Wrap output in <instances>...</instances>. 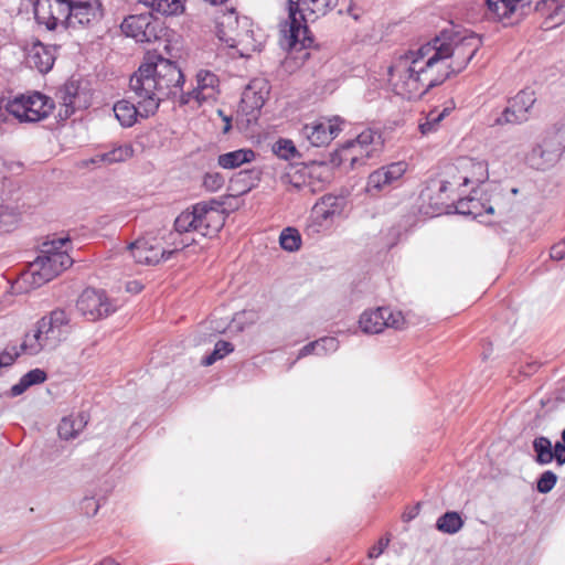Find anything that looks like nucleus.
<instances>
[{"label": "nucleus", "mask_w": 565, "mask_h": 565, "mask_svg": "<svg viewBox=\"0 0 565 565\" xmlns=\"http://www.w3.org/2000/svg\"><path fill=\"white\" fill-rule=\"evenodd\" d=\"M184 75L175 62L151 55L130 76L129 88L134 99L143 102V115L151 116L166 99L179 98L183 92Z\"/></svg>", "instance_id": "nucleus-1"}, {"label": "nucleus", "mask_w": 565, "mask_h": 565, "mask_svg": "<svg viewBox=\"0 0 565 565\" xmlns=\"http://www.w3.org/2000/svg\"><path fill=\"white\" fill-rule=\"evenodd\" d=\"M482 45L481 38L476 33H461L443 31L438 36L422 45V54H428L429 60L424 65L429 73L436 65L443 62L448 63L450 71L430 79V84L444 83L452 75L462 72Z\"/></svg>", "instance_id": "nucleus-2"}, {"label": "nucleus", "mask_w": 565, "mask_h": 565, "mask_svg": "<svg viewBox=\"0 0 565 565\" xmlns=\"http://www.w3.org/2000/svg\"><path fill=\"white\" fill-rule=\"evenodd\" d=\"M39 24L54 31L79 29L97 24L104 18L100 0H36L33 7Z\"/></svg>", "instance_id": "nucleus-3"}, {"label": "nucleus", "mask_w": 565, "mask_h": 565, "mask_svg": "<svg viewBox=\"0 0 565 565\" xmlns=\"http://www.w3.org/2000/svg\"><path fill=\"white\" fill-rule=\"evenodd\" d=\"M422 45L413 51L409 50L403 55L396 57L387 70L388 81L401 94L411 98H417L425 95L430 88L443 83L430 84L429 81L439 77V75L450 71L448 63L443 62L436 65L429 73H424L427 68L424 66L429 60L428 54H422Z\"/></svg>", "instance_id": "nucleus-4"}, {"label": "nucleus", "mask_w": 565, "mask_h": 565, "mask_svg": "<svg viewBox=\"0 0 565 565\" xmlns=\"http://www.w3.org/2000/svg\"><path fill=\"white\" fill-rule=\"evenodd\" d=\"M71 331V315L65 309L56 308L44 315L34 328L24 334L20 349L31 356L51 352L66 340Z\"/></svg>", "instance_id": "nucleus-5"}, {"label": "nucleus", "mask_w": 565, "mask_h": 565, "mask_svg": "<svg viewBox=\"0 0 565 565\" xmlns=\"http://www.w3.org/2000/svg\"><path fill=\"white\" fill-rule=\"evenodd\" d=\"M337 2L338 0H288V29L282 30L288 47L295 51L311 47L315 39L307 26L308 17L326 15Z\"/></svg>", "instance_id": "nucleus-6"}, {"label": "nucleus", "mask_w": 565, "mask_h": 565, "mask_svg": "<svg viewBox=\"0 0 565 565\" xmlns=\"http://www.w3.org/2000/svg\"><path fill=\"white\" fill-rule=\"evenodd\" d=\"M222 202L212 199L192 205L191 210L181 212L174 221V230L179 234L198 232L203 236L217 233L223 224Z\"/></svg>", "instance_id": "nucleus-7"}, {"label": "nucleus", "mask_w": 565, "mask_h": 565, "mask_svg": "<svg viewBox=\"0 0 565 565\" xmlns=\"http://www.w3.org/2000/svg\"><path fill=\"white\" fill-rule=\"evenodd\" d=\"M67 241V238H57L51 242H45L43 244L41 255H39L36 259L30 264L29 268L30 275L32 277L31 284L33 286L40 287L51 281L63 270L72 266L73 259L66 252L53 250L55 244L64 246Z\"/></svg>", "instance_id": "nucleus-8"}, {"label": "nucleus", "mask_w": 565, "mask_h": 565, "mask_svg": "<svg viewBox=\"0 0 565 565\" xmlns=\"http://www.w3.org/2000/svg\"><path fill=\"white\" fill-rule=\"evenodd\" d=\"M53 108V100L39 92L31 95H19L8 102L9 111L20 122L40 121L46 118Z\"/></svg>", "instance_id": "nucleus-9"}, {"label": "nucleus", "mask_w": 565, "mask_h": 565, "mask_svg": "<svg viewBox=\"0 0 565 565\" xmlns=\"http://www.w3.org/2000/svg\"><path fill=\"white\" fill-rule=\"evenodd\" d=\"M565 150V130L547 131L542 141L534 146L526 156L527 163L537 170L555 164Z\"/></svg>", "instance_id": "nucleus-10"}, {"label": "nucleus", "mask_w": 565, "mask_h": 565, "mask_svg": "<svg viewBox=\"0 0 565 565\" xmlns=\"http://www.w3.org/2000/svg\"><path fill=\"white\" fill-rule=\"evenodd\" d=\"M407 171L405 161H396L385 164L372 171L366 180L365 193L371 198H379L391 191Z\"/></svg>", "instance_id": "nucleus-11"}, {"label": "nucleus", "mask_w": 565, "mask_h": 565, "mask_svg": "<svg viewBox=\"0 0 565 565\" xmlns=\"http://www.w3.org/2000/svg\"><path fill=\"white\" fill-rule=\"evenodd\" d=\"M120 28L127 36L140 43L159 40L163 32L161 23L150 12L125 18Z\"/></svg>", "instance_id": "nucleus-12"}, {"label": "nucleus", "mask_w": 565, "mask_h": 565, "mask_svg": "<svg viewBox=\"0 0 565 565\" xmlns=\"http://www.w3.org/2000/svg\"><path fill=\"white\" fill-rule=\"evenodd\" d=\"M405 323L401 311H393L390 307H379L365 310L359 320L361 330L364 333L376 334L385 328L402 329Z\"/></svg>", "instance_id": "nucleus-13"}, {"label": "nucleus", "mask_w": 565, "mask_h": 565, "mask_svg": "<svg viewBox=\"0 0 565 565\" xmlns=\"http://www.w3.org/2000/svg\"><path fill=\"white\" fill-rule=\"evenodd\" d=\"M78 312L89 321L108 317L115 311L104 290L86 288L76 301Z\"/></svg>", "instance_id": "nucleus-14"}, {"label": "nucleus", "mask_w": 565, "mask_h": 565, "mask_svg": "<svg viewBox=\"0 0 565 565\" xmlns=\"http://www.w3.org/2000/svg\"><path fill=\"white\" fill-rule=\"evenodd\" d=\"M131 256L138 264L153 266L159 264L161 260L169 259L177 249L167 250L161 247L157 238L154 237H141L130 243L127 246Z\"/></svg>", "instance_id": "nucleus-15"}, {"label": "nucleus", "mask_w": 565, "mask_h": 565, "mask_svg": "<svg viewBox=\"0 0 565 565\" xmlns=\"http://www.w3.org/2000/svg\"><path fill=\"white\" fill-rule=\"evenodd\" d=\"M536 102L533 90L523 89L509 100V105L495 118L497 125L522 124L529 119V111Z\"/></svg>", "instance_id": "nucleus-16"}, {"label": "nucleus", "mask_w": 565, "mask_h": 565, "mask_svg": "<svg viewBox=\"0 0 565 565\" xmlns=\"http://www.w3.org/2000/svg\"><path fill=\"white\" fill-rule=\"evenodd\" d=\"M218 77L207 70H200L196 74V86L185 94L180 95V105H186L192 99L199 104L214 98L217 93Z\"/></svg>", "instance_id": "nucleus-17"}, {"label": "nucleus", "mask_w": 565, "mask_h": 565, "mask_svg": "<svg viewBox=\"0 0 565 565\" xmlns=\"http://www.w3.org/2000/svg\"><path fill=\"white\" fill-rule=\"evenodd\" d=\"M55 62V47L35 42L30 47L26 55V63L31 68H36L45 74L52 70Z\"/></svg>", "instance_id": "nucleus-18"}, {"label": "nucleus", "mask_w": 565, "mask_h": 565, "mask_svg": "<svg viewBox=\"0 0 565 565\" xmlns=\"http://www.w3.org/2000/svg\"><path fill=\"white\" fill-rule=\"evenodd\" d=\"M138 104L136 106L134 103L122 99L118 100L114 105V114L118 119L122 127H131L136 124L137 118H148L149 116L143 115L145 105L142 100L135 99Z\"/></svg>", "instance_id": "nucleus-19"}, {"label": "nucleus", "mask_w": 565, "mask_h": 565, "mask_svg": "<svg viewBox=\"0 0 565 565\" xmlns=\"http://www.w3.org/2000/svg\"><path fill=\"white\" fill-rule=\"evenodd\" d=\"M535 10L546 14L545 25L547 29L565 22V0H541L536 3Z\"/></svg>", "instance_id": "nucleus-20"}, {"label": "nucleus", "mask_w": 565, "mask_h": 565, "mask_svg": "<svg viewBox=\"0 0 565 565\" xmlns=\"http://www.w3.org/2000/svg\"><path fill=\"white\" fill-rule=\"evenodd\" d=\"M449 181L431 182L427 186L426 191L422 193V196L428 200L429 205L438 213H441L446 207L449 206V195L447 192L450 188Z\"/></svg>", "instance_id": "nucleus-21"}, {"label": "nucleus", "mask_w": 565, "mask_h": 565, "mask_svg": "<svg viewBox=\"0 0 565 565\" xmlns=\"http://www.w3.org/2000/svg\"><path fill=\"white\" fill-rule=\"evenodd\" d=\"M56 97L64 107V117L68 118L74 114L75 109L81 105L79 99V83L75 79H68L62 87L58 88Z\"/></svg>", "instance_id": "nucleus-22"}, {"label": "nucleus", "mask_w": 565, "mask_h": 565, "mask_svg": "<svg viewBox=\"0 0 565 565\" xmlns=\"http://www.w3.org/2000/svg\"><path fill=\"white\" fill-rule=\"evenodd\" d=\"M307 137L312 146L320 147L328 145L340 132V127L328 122H319L311 127L306 126Z\"/></svg>", "instance_id": "nucleus-23"}, {"label": "nucleus", "mask_w": 565, "mask_h": 565, "mask_svg": "<svg viewBox=\"0 0 565 565\" xmlns=\"http://www.w3.org/2000/svg\"><path fill=\"white\" fill-rule=\"evenodd\" d=\"M457 212L465 215H471L475 218L483 214H493L494 207L486 198H466L460 199L456 206Z\"/></svg>", "instance_id": "nucleus-24"}, {"label": "nucleus", "mask_w": 565, "mask_h": 565, "mask_svg": "<svg viewBox=\"0 0 565 565\" xmlns=\"http://www.w3.org/2000/svg\"><path fill=\"white\" fill-rule=\"evenodd\" d=\"M459 166L462 169H471V175L462 177V185H467L470 182L483 183L488 180L487 163L483 161H477L472 158H462L459 160Z\"/></svg>", "instance_id": "nucleus-25"}, {"label": "nucleus", "mask_w": 565, "mask_h": 565, "mask_svg": "<svg viewBox=\"0 0 565 565\" xmlns=\"http://www.w3.org/2000/svg\"><path fill=\"white\" fill-rule=\"evenodd\" d=\"M255 159V152L250 149H238L220 154L217 163L223 169H236L244 163H248Z\"/></svg>", "instance_id": "nucleus-26"}, {"label": "nucleus", "mask_w": 565, "mask_h": 565, "mask_svg": "<svg viewBox=\"0 0 565 565\" xmlns=\"http://www.w3.org/2000/svg\"><path fill=\"white\" fill-rule=\"evenodd\" d=\"M523 0H487V6L493 19L499 21L510 20L515 13L518 4Z\"/></svg>", "instance_id": "nucleus-27"}, {"label": "nucleus", "mask_w": 565, "mask_h": 565, "mask_svg": "<svg viewBox=\"0 0 565 565\" xmlns=\"http://www.w3.org/2000/svg\"><path fill=\"white\" fill-rule=\"evenodd\" d=\"M134 154V149L131 145H118L115 146L111 150L97 153L90 159L92 163H117L126 161L127 159L131 158Z\"/></svg>", "instance_id": "nucleus-28"}, {"label": "nucleus", "mask_w": 565, "mask_h": 565, "mask_svg": "<svg viewBox=\"0 0 565 565\" xmlns=\"http://www.w3.org/2000/svg\"><path fill=\"white\" fill-rule=\"evenodd\" d=\"M344 206L345 199L343 196L328 194L321 199V202L316 205V209L317 213H319L323 220H328L332 218L334 215L341 214Z\"/></svg>", "instance_id": "nucleus-29"}, {"label": "nucleus", "mask_w": 565, "mask_h": 565, "mask_svg": "<svg viewBox=\"0 0 565 565\" xmlns=\"http://www.w3.org/2000/svg\"><path fill=\"white\" fill-rule=\"evenodd\" d=\"M85 415L79 414L76 417H64L58 425V436L62 439L70 440L75 438L85 427Z\"/></svg>", "instance_id": "nucleus-30"}, {"label": "nucleus", "mask_w": 565, "mask_h": 565, "mask_svg": "<svg viewBox=\"0 0 565 565\" xmlns=\"http://www.w3.org/2000/svg\"><path fill=\"white\" fill-rule=\"evenodd\" d=\"M151 10L163 15H177L184 10L181 0H138Z\"/></svg>", "instance_id": "nucleus-31"}, {"label": "nucleus", "mask_w": 565, "mask_h": 565, "mask_svg": "<svg viewBox=\"0 0 565 565\" xmlns=\"http://www.w3.org/2000/svg\"><path fill=\"white\" fill-rule=\"evenodd\" d=\"M465 524L461 515L456 511H448L440 515L436 522V529L446 534L458 533Z\"/></svg>", "instance_id": "nucleus-32"}, {"label": "nucleus", "mask_w": 565, "mask_h": 565, "mask_svg": "<svg viewBox=\"0 0 565 565\" xmlns=\"http://www.w3.org/2000/svg\"><path fill=\"white\" fill-rule=\"evenodd\" d=\"M533 450L535 452L534 460L541 466L552 462V441L545 436H539L533 440Z\"/></svg>", "instance_id": "nucleus-33"}, {"label": "nucleus", "mask_w": 565, "mask_h": 565, "mask_svg": "<svg viewBox=\"0 0 565 565\" xmlns=\"http://www.w3.org/2000/svg\"><path fill=\"white\" fill-rule=\"evenodd\" d=\"M279 243L282 249L287 252H296L301 246V236L298 230L294 227H286L280 233Z\"/></svg>", "instance_id": "nucleus-34"}, {"label": "nucleus", "mask_w": 565, "mask_h": 565, "mask_svg": "<svg viewBox=\"0 0 565 565\" xmlns=\"http://www.w3.org/2000/svg\"><path fill=\"white\" fill-rule=\"evenodd\" d=\"M266 102L265 95L260 92H256L253 86H248L243 93L242 104L245 110H259Z\"/></svg>", "instance_id": "nucleus-35"}, {"label": "nucleus", "mask_w": 565, "mask_h": 565, "mask_svg": "<svg viewBox=\"0 0 565 565\" xmlns=\"http://www.w3.org/2000/svg\"><path fill=\"white\" fill-rule=\"evenodd\" d=\"M274 153L284 160H294L300 158L299 151L296 149L294 142L289 139L280 138L273 146Z\"/></svg>", "instance_id": "nucleus-36"}, {"label": "nucleus", "mask_w": 565, "mask_h": 565, "mask_svg": "<svg viewBox=\"0 0 565 565\" xmlns=\"http://www.w3.org/2000/svg\"><path fill=\"white\" fill-rule=\"evenodd\" d=\"M448 108H444L443 110H430L424 122L419 124V130L423 135H428L437 130L440 121L446 117L448 114Z\"/></svg>", "instance_id": "nucleus-37"}, {"label": "nucleus", "mask_w": 565, "mask_h": 565, "mask_svg": "<svg viewBox=\"0 0 565 565\" xmlns=\"http://www.w3.org/2000/svg\"><path fill=\"white\" fill-rule=\"evenodd\" d=\"M233 351H234V345L231 342L220 340L215 343V347H214V350L212 351V353L206 355L203 359L202 363L205 366H210V365L214 364L217 360L223 359L224 356H226L227 354H230Z\"/></svg>", "instance_id": "nucleus-38"}, {"label": "nucleus", "mask_w": 565, "mask_h": 565, "mask_svg": "<svg viewBox=\"0 0 565 565\" xmlns=\"http://www.w3.org/2000/svg\"><path fill=\"white\" fill-rule=\"evenodd\" d=\"M557 476L552 470L544 471L536 482V489L540 493H548L555 487Z\"/></svg>", "instance_id": "nucleus-39"}, {"label": "nucleus", "mask_w": 565, "mask_h": 565, "mask_svg": "<svg viewBox=\"0 0 565 565\" xmlns=\"http://www.w3.org/2000/svg\"><path fill=\"white\" fill-rule=\"evenodd\" d=\"M317 355H327L333 353L339 349V341L333 337H323L316 340Z\"/></svg>", "instance_id": "nucleus-40"}, {"label": "nucleus", "mask_w": 565, "mask_h": 565, "mask_svg": "<svg viewBox=\"0 0 565 565\" xmlns=\"http://www.w3.org/2000/svg\"><path fill=\"white\" fill-rule=\"evenodd\" d=\"M224 182V177L218 172H207L203 178V186L210 192L218 191Z\"/></svg>", "instance_id": "nucleus-41"}, {"label": "nucleus", "mask_w": 565, "mask_h": 565, "mask_svg": "<svg viewBox=\"0 0 565 565\" xmlns=\"http://www.w3.org/2000/svg\"><path fill=\"white\" fill-rule=\"evenodd\" d=\"M23 352L20 349V345H8L6 349L0 352V369L10 366L13 364L17 358H19Z\"/></svg>", "instance_id": "nucleus-42"}, {"label": "nucleus", "mask_w": 565, "mask_h": 565, "mask_svg": "<svg viewBox=\"0 0 565 565\" xmlns=\"http://www.w3.org/2000/svg\"><path fill=\"white\" fill-rule=\"evenodd\" d=\"M217 24L220 26L228 28L230 30L235 31L239 24V18L236 11L232 8L217 19Z\"/></svg>", "instance_id": "nucleus-43"}, {"label": "nucleus", "mask_w": 565, "mask_h": 565, "mask_svg": "<svg viewBox=\"0 0 565 565\" xmlns=\"http://www.w3.org/2000/svg\"><path fill=\"white\" fill-rule=\"evenodd\" d=\"M22 377L26 382V385L32 386L43 383L46 380V373L41 369H33L25 373Z\"/></svg>", "instance_id": "nucleus-44"}, {"label": "nucleus", "mask_w": 565, "mask_h": 565, "mask_svg": "<svg viewBox=\"0 0 565 565\" xmlns=\"http://www.w3.org/2000/svg\"><path fill=\"white\" fill-rule=\"evenodd\" d=\"M377 137L380 139L381 137L373 132L372 130H364L356 137V145L361 148L367 147L372 143H374V138Z\"/></svg>", "instance_id": "nucleus-45"}, {"label": "nucleus", "mask_w": 565, "mask_h": 565, "mask_svg": "<svg viewBox=\"0 0 565 565\" xmlns=\"http://www.w3.org/2000/svg\"><path fill=\"white\" fill-rule=\"evenodd\" d=\"M555 460L557 466L565 465V445L556 441L552 449V461Z\"/></svg>", "instance_id": "nucleus-46"}, {"label": "nucleus", "mask_w": 565, "mask_h": 565, "mask_svg": "<svg viewBox=\"0 0 565 565\" xmlns=\"http://www.w3.org/2000/svg\"><path fill=\"white\" fill-rule=\"evenodd\" d=\"M99 504L94 498H84L82 501V510L88 516H94L98 512Z\"/></svg>", "instance_id": "nucleus-47"}, {"label": "nucleus", "mask_w": 565, "mask_h": 565, "mask_svg": "<svg viewBox=\"0 0 565 565\" xmlns=\"http://www.w3.org/2000/svg\"><path fill=\"white\" fill-rule=\"evenodd\" d=\"M388 543H390V539L388 537L380 539L377 544H375L374 546H372L369 550V554H367L369 557L370 558H377L384 552V550L388 546Z\"/></svg>", "instance_id": "nucleus-48"}, {"label": "nucleus", "mask_w": 565, "mask_h": 565, "mask_svg": "<svg viewBox=\"0 0 565 565\" xmlns=\"http://www.w3.org/2000/svg\"><path fill=\"white\" fill-rule=\"evenodd\" d=\"M550 255L554 260L565 259V238L552 246Z\"/></svg>", "instance_id": "nucleus-49"}, {"label": "nucleus", "mask_w": 565, "mask_h": 565, "mask_svg": "<svg viewBox=\"0 0 565 565\" xmlns=\"http://www.w3.org/2000/svg\"><path fill=\"white\" fill-rule=\"evenodd\" d=\"M30 386L26 385V382L23 377L20 379V381L14 384L10 390V395L15 397L24 393Z\"/></svg>", "instance_id": "nucleus-50"}, {"label": "nucleus", "mask_w": 565, "mask_h": 565, "mask_svg": "<svg viewBox=\"0 0 565 565\" xmlns=\"http://www.w3.org/2000/svg\"><path fill=\"white\" fill-rule=\"evenodd\" d=\"M310 354H316L317 355V344H316V341H312L308 344H306L305 347H302L298 353V356L297 359H301V358H305L307 355H310Z\"/></svg>", "instance_id": "nucleus-51"}, {"label": "nucleus", "mask_w": 565, "mask_h": 565, "mask_svg": "<svg viewBox=\"0 0 565 565\" xmlns=\"http://www.w3.org/2000/svg\"><path fill=\"white\" fill-rule=\"evenodd\" d=\"M419 511H420V502H418L416 505L412 507L409 510L404 512L403 520L405 522L412 521L413 519H415L418 515Z\"/></svg>", "instance_id": "nucleus-52"}, {"label": "nucleus", "mask_w": 565, "mask_h": 565, "mask_svg": "<svg viewBox=\"0 0 565 565\" xmlns=\"http://www.w3.org/2000/svg\"><path fill=\"white\" fill-rule=\"evenodd\" d=\"M126 289L128 292L138 294L143 289V285L138 280L128 281Z\"/></svg>", "instance_id": "nucleus-53"}, {"label": "nucleus", "mask_w": 565, "mask_h": 565, "mask_svg": "<svg viewBox=\"0 0 565 565\" xmlns=\"http://www.w3.org/2000/svg\"><path fill=\"white\" fill-rule=\"evenodd\" d=\"M10 117H12V113L9 111L8 104L4 108L0 107V121L8 122L10 120Z\"/></svg>", "instance_id": "nucleus-54"}, {"label": "nucleus", "mask_w": 565, "mask_h": 565, "mask_svg": "<svg viewBox=\"0 0 565 565\" xmlns=\"http://www.w3.org/2000/svg\"><path fill=\"white\" fill-rule=\"evenodd\" d=\"M218 114H220V116H222V118L224 120L225 126L223 128V132L226 134L232 128L231 118L228 116L224 115L222 110H218Z\"/></svg>", "instance_id": "nucleus-55"}, {"label": "nucleus", "mask_w": 565, "mask_h": 565, "mask_svg": "<svg viewBox=\"0 0 565 565\" xmlns=\"http://www.w3.org/2000/svg\"><path fill=\"white\" fill-rule=\"evenodd\" d=\"M98 565H118V563L113 558H105Z\"/></svg>", "instance_id": "nucleus-56"}, {"label": "nucleus", "mask_w": 565, "mask_h": 565, "mask_svg": "<svg viewBox=\"0 0 565 565\" xmlns=\"http://www.w3.org/2000/svg\"><path fill=\"white\" fill-rule=\"evenodd\" d=\"M206 2L211 3V4H217V3H223L225 2L226 0H205Z\"/></svg>", "instance_id": "nucleus-57"}, {"label": "nucleus", "mask_w": 565, "mask_h": 565, "mask_svg": "<svg viewBox=\"0 0 565 565\" xmlns=\"http://www.w3.org/2000/svg\"><path fill=\"white\" fill-rule=\"evenodd\" d=\"M559 441H561V444L565 445V429L562 431Z\"/></svg>", "instance_id": "nucleus-58"}, {"label": "nucleus", "mask_w": 565, "mask_h": 565, "mask_svg": "<svg viewBox=\"0 0 565 565\" xmlns=\"http://www.w3.org/2000/svg\"><path fill=\"white\" fill-rule=\"evenodd\" d=\"M62 247H63V246H60L58 244H55V245H54V249H53V250H54V252H62V250H61V249H62Z\"/></svg>", "instance_id": "nucleus-59"}, {"label": "nucleus", "mask_w": 565, "mask_h": 565, "mask_svg": "<svg viewBox=\"0 0 565 565\" xmlns=\"http://www.w3.org/2000/svg\"><path fill=\"white\" fill-rule=\"evenodd\" d=\"M243 23H244L245 25H247V24H248V19H247L246 17H244V18H243Z\"/></svg>", "instance_id": "nucleus-60"}]
</instances>
